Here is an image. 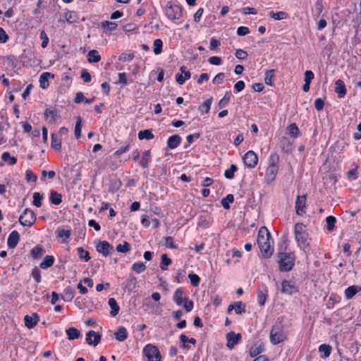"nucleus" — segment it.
Here are the masks:
<instances>
[{
	"mask_svg": "<svg viewBox=\"0 0 361 361\" xmlns=\"http://www.w3.org/2000/svg\"><path fill=\"white\" fill-rule=\"evenodd\" d=\"M305 225L302 223H297L295 225L294 233L295 239L297 242L298 246L305 252H309L311 250L308 238V233L305 230Z\"/></svg>",
	"mask_w": 361,
	"mask_h": 361,
	"instance_id": "obj_1",
	"label": "nucleus"
},
{
	"mask_svg": "<svg viewBox=\"0 0 361 361\" xmlns=\"http://www.w3.org/2000/svg\"><path fill=\"white\" fill-rule=\"evenodd\" d=\"M279 270L281 271H290L295 264V255L292 252L279 253Z\"/></svg>",
	"mask_w": 361,
	"mask_h": 361,
	"instance_id": "obj_2",
	"label": "nucleus"
},
{
	"mask_svg": "<svg viewBox=\"0 0 361 361\" xmlns=\"http://www.w3.org/2000/svg\"><path fill=\"white\" fill-rule=\"evenodd\" d=\"M286 339L283 324L279 322L273 325L270 331V341L272 344L276 345Z\"/></svg>",
	"mask_w": 361,
	"mask_h": 361,
	"instance_id": "obj_3",
	"label": "nucleus"
},
{
	"mask_svg": "<svg viewBox=\"0 0 361 361\" xmlns=\"http://www.w3.org/2000/svg\"><path fill=\"white\" fill-rule=\"evenodd\" d=\"M165 13L170 20H178L183 16V8L171 1L166 6Z\"/></svg>",
	"mask_w": 361,
	"mask_h": 361,
	"instance_id": "obj_4",
	"label": "nucleus"
},
{
	"mask_svg": "<svg viewBox=\"0 0 361 361\" xmlns=\"http://www.w3.org/2000/svg\"><path fill=\"white\" fill-rule=\"evenodd\" d=\"M37 217L35 212L26 208L19 216L18 221L23 226H32L36 221Z\"/></svg>",
	"mask_w": 361,
	"mask_h": 361,
	"instance_id": "obj_5",
	"label": "nucleus"
},
{
	"mask_svg": "<svg viewBox=\"0 0 361 361\" xmlns=\"http://www.w3.org/2000/svg\"><path fill=\"white\" fill-rule=\"evenodd\" d=\"M144 354L148 361H161V356L159 348L152 344H147L144 348Z\"/></svg>",
	"mask_w": 361,
	"mask_h": 361,
	"instance_id": "obj_6",
	"label": "nucleus"
},
{
	"mask_svg": "<svg viewBox=\"0 0 361 361\" xmlns=\"http://www.w3.org/2000/svg\"><path fill=\"white\" fill-rule=\"evenodd\" d=\"M97 251L103 257H106L114 251V247L109 242L106 240L99 241L96 246Z\"/></svg>",
	"mask_w": 361,
	"mask_h": 361,
	"instance_id": "obj_7",
	"label": "nucleus"
},
{
	"mask_svg": "<svg viewBox=\"0 0 361 361\" xmlns=\"http://www.w3.org/2000/svg\"><path fill=\"white\" fill-rule=\"evenodd\" d=\"M298 291V289L294 281L290 280H283L281 283V292L283 294L293 295Z\"/></svg>",
	"mask_w": 361,
	"mask_h": 361,
	"instance_id": "obj_8",
	"label": "nucleus"
},
{
	"mask_svg": "<svg viewBox=\"0 0 361 361\" xmlns=\"http://www.w3.org/2000/svg\"><path fill=\"white\" fill-rule=\"evenodd\" d=\"M245 164L250 168H255L257 164L258 157L256 153L252 150L248 151L243 157Z\"/></svg>",
	"mask_w": 361,
	"mask_h": 361,
	"instance_id": "obj_9",
	"label": "nucleus"
},
{
	"mask_svg": "<svg viewBox=\"0 0 361 361\" xmlns=\"http://www.w3.org/2000/svg\"><path fill=\"white\" fill-rule=\"evenodd\" d=\"M241 338L242 336L240 333L235 334L234 331H230L226 336V346L229 349H233L240 342Z\"/></svg>",
	"mask_w": 361,
	"mask_h": 361,
	"instance_id": "obj_10",
	"label": "nucleus"
},
{
	"mask_svg": "<svg viewBox=\"0 0 361 361\" xmlns=\"http://www.w3.org/2000/svg\"><path fill=\"white\" fill-rule=\"evenodd\" d=\"M306 195H298L295 201V212L299 216H302L306 211Z\"/></svg>",
	"mask_w": 361,
	"mask_h": 361,
	"instance_id": "obj_11",
	"label": "nucleus"
},
{
	"mask_svg": "<svg viewBox=\"0 0 361 361\" xmlns=\"http://www.w3.org/2000/svg\"><path fill=\"white\" fill-rule=\"evenodd\" d=\"M271 244H273L272 239L267 242H264V244L262 243L258 245L261 253L264 258H269L272 255L274 247Z\"/></svg>",
	"mask_w": 361,
	"mask_h": 361,
	"instance_id": "obj_12",
	"label": "nucleus"
},
{
	"mask_svg": "<svg viewBox=\"0 0 361 361\" xmlns=\"http://www.w3.org/2000/svg\"><path fill=\"white\" fill-rule=\"evenodd\" d=\"M271 235L268 229L265 226H262L258 232L257 235V244L258 245L260 244H264V242H267L269 240H271Z\"/></svg>",
	"mask_w": 361,
	"mask_h": 361,
	"instance_id": "obj_13",
	"label": "nucleus"
},
{
	"mask_svg": "<svg viewBox=\"0 0 361 361\" xmlns=\"http://www.w3.org/2000/svg\"><path fill=\"white\" fill-rule=\"evenodd\" d=\"M101 341V334L94 331L90 330L87 333L86 341L89 345L96 346Z\"/></svg>",
	"mask_w": 361,
	"mask_h": 361,
	"instance_id": "obj_14",
	"label": "nucleus"
},
{
	"mask_svg": "<svg viewBox=\"0 0 361 361\" xmlns=\"http://www.w3.org/2000/svg\"><path fill=\"white\" fill-rule=\"evenodd\" d=\"M267 288L265 285L262 284L257 289V302L259 306L264 305L267 298Z\"/></svg>",
	"mask_w": 361,
	"mask_h": 361,
	"instance_id": "obj_15",
	"label": "nucleus"
},
{
	"mask_svg": "<svg viewBox=\"0 0 361 361\" xmlns=\"http://www.w3.org/2000/svg\"><path fill=\"white\" fill-rule=\"evenodd\" d=\"M44 115L49 123H56L61 118L59 113L56 109H46Z\"/></svg>",
	"mask_w": 361,
	"mask_h": 361,
	"instance_id": "obj_16",
	"label": "nucleus"
},
{
	"mask_svg": "<svg viewBox=\"0 0 361 361\" xmlns=\"http://www.w3.org/2000/svg\"><path fill=\"white\" fill-rule=\"evenodd\" d=\"M279 171L278 166H268L265 173V180L267 183L273 182Z\"/></svg>",
	"mask_w": 361,
	"mask_h": 361,
	"instance_id": "obj_17",
	"label": "nucleus"
},
{
	"mask_svg": "<svg viewBox=\"0 0 361 361\" xmlns=\"http://www.w3.org/2000/svg\"><path fill=\"white\" fill-rule=\"evenodd\" d=\"M180 73L176 75V80L179 85H183L186 80L190 78V72L186 70L185 66H181L180 68Z\"/></svg>",
	"mask_w": 361,
	"mask_h": 361,
	"instance_id": "obj_18",
	"label": "nucleus"
},
{
	"mask_svg": "<svg viewBox=\"0 0 361 361\" xmlns=\"http://www.w3.org/2000/svg\"><path fill=\"white\" fill-rule=\"evenodd\" d=\"M20 240V234L17 231H13L7 239L8 247L14 249Z\"/></svg>",
	"mask_w": 361,
	"mask_h": 361,
	"instance_id": "obj_19",
	"label": "nucleus"
},
{
	"mask_svg": "<svg viewBox=\"0 0 361 361\" xmlns=\"http://www.w3.org/2000/svg\"><path fill=\"white\" fill-rule=\"evenodd\" d=\"M39 319L37 313H33L32 316L25 315L24 317L25 325L27 328L31 329L37 324Z\"/></svg>",
	"mask_w": 361,
	"mask_h": 361,
	"instance_id": "obj_20",
	"label": "nucleus"
},
{
	"mask_svg": "<svg viewBox=\"0 0 361 361\" xmlns=\"http://www.w3.org/2000/svg\"><path fill=\"white\" fill-rule=\"evenodd\" d=\"M233 310L237 314H242L245 312V305L242 302H235L228 305L227 312L230 313Z\"/></svg>",
	"mask_w": 361,
	"mask_h": 361,
	"instance_id": "obj_21",
	"label": "nucleus"
},
{
	"mask_svg": "<svg viewBox=\"0 0 361 361\" xmlns=\"http://www.w3.org/2000/svg\"><path fill=\"white\" fill-rule=\"evenodd\" d=\"M335 92L337 93L339 98H343L346 94V88L344 82L338 79L335 82Z\"/></svg>",
	"mask_w": 361,
	"mask_h": 361,
	"instance_id": "obj_22",
	"label": "nucleus"
},
{
	"mask_svg": "<svg viewBox=\"0 0 361 361\" xmlns=\"http://www.w3.org/2000/svg\"><path fill=\"white\" fill-rule=\"evenodd\" d=\"M49 78H54V75L50 73L45 72L42 73L39 76V86L42 89L45 90L49 87Z\"/></svg>",
	"mask_w": 361,
	"mask_h": 361,
	"instance_id": "obj_23",
	"label": "nucleus"
},
{
	"mask_svg": "<svg viewBox=\"0 0 361 361\" xmlns=\"http://www.w3.org/2000/svg\"><path fill=\"white\" fill-rule=\"evenodd\" d=\"M75 297V290L71 287L68 286L64 289L63 293L61 295V298L64 301L71 302Z\"/></svg>",
	"mask_w": 361,
	"mask_h": 361,
	"instance_id": "obj_24",
	"label": "nucleus"
},
{
	"mask_svg": "<svg viewBox=\"0 0 361 361\" xmlns=\"http://www.w3.org/2000/svg\"><path fill=\"white\" fill-rule=\"evenodd\" d=\"M181 142V137L178 135H173L168 139L167 146L170 149L176 148Z\"/></svg>",
	"mask_w": 361,
	"mask_h": 361,
	"instance_id": "obj_25",
	"label": "nucleus"
},
{
	"mask_svg": "<svg viewBox=\"0 0 361 361\" xmlns=\"http://www.w3.org/2000/svg\"><path fill=\"white\" fill-rule=\"evenodd\" d=\"M54 262V258L52 255H46L39 264V267L42 269H47L51 267Z\"/></svg>",
	"mask_w": 361,
	"mask_h": 361,
	"instance_id": "obj_26",
	"label": "nucleus"
},
{
	"mask_svg": "<svg viewBox=\"0 0 361 361\" xmlns=\"http://www.w3.org/2000/svg\"><path fill=\"white\" fill-rule=\"evenodd\" d=\"M264 345L262 343L255 344L250 350V355L252 357H257L258 355L264 352Z\"/></svg>",
	"mask_w": 361,
	"mask_h": 361,
	"instance_id": "obj_27",
	"label": "nucleus"
},
{
	"mask_svg": "<svg viewBox=\"0 0 361 361\" xmlns=\"http://www.w3.org/2000/svg\"><path fill=\"white\" fill-rule=\"evenodd\" d=\"M360 289L361 288L357 286H350L348 287L344 291L346 299H352Z\"/></svg>",
	"mask_w": 361,
	"mask_h": 361,
	"instance_id": "obj_28",
	"label": "nucleus"
},
{
	"mask_svg": "<svg viewBox=\"0 0 361 361\" xmlns=\"http://www.w3.org/2000/svg\"><path fill=\"white\" fill-rule=\"evenodd\" d=\"M51 147L56 151L61 149V138L55 133L51 135Z\"/></svg>",
	"mask_w": 361,
	"mask_h": 361,
	"instance_id": "obj_29",
	"label": "nucleus"
},
{
	"mask_svg": "<svg viewBox=\"0 0 361 361\" xmlns=\"http://www.w3.org/2000/svg\"><path fill=\"white\" fill-rule=\"evenodd\" d=\"M114 335L116 339L120 342L125 341L128 338L127 330L123 326L119 327L118 329L114 333Z\"/></svg>",
	"mask_w": 361,
	"mask_h": 361,
	"instance_id": "obj_30",
	"label": "nucleus"
},
{
	"mask_svg": "<svg viewBox=\"0 0 361 361\" xmlns=\"http://www.w3.org/2000/svg\"><path fill=\"white\" fill-rule=\"evenodd\" d=\"M66 21L69 24H73L78 21V13L73 11H68L65 13Z\"/></svg>",
	"mask_w": 361,
	"mask_h": 361,
	"instance_id": "obj_31",
	"label": "nucleus"
},
{
	"mask_svg": "<svg viewBox=\"0 0 361 361\" xmlns=\"http://www.w3.org/2000/svg\"><path fill=\"white\" fill-rule=\"evenodd\" d=\"M108 304L111 307V315L113 317L116 316L118 314L120 310L116 300L114 298H111L109 299Z\"/></svg>",
	"mask_w": 361,
	"mask_h": 361,
	"instance_id": "obj_32",
	"label": "nucleus"
},
{
	"mask_svg": "<svg viewBox=\"0 0 361 361\" xmlns=\"http://www.w3.org/2000/svg\"><path fill=\"white\" fill-rule=\"evenodd\" d=\"M183 296V290L180 288H177L175 290L173 297V301L177 305L180 306L183 305V302L184 301Z\"/></svg>",
	"mask_w": 361,
	"mask_h": 361,
	"instance_id": "obj_33",
	"label": "nucleus"
},
{
	"mask_svg": "<svg viewBox=\"0 0 361 361\" xmlns=\"http://www.w3.org/2000/svg\"><path fill=\"white\" fill-rule=\"evenodd\" d=\"M49 200L51 204L59 205L62 202V195L55 190H51Z\"/></svg>",
	"mask_w": 361,
	"mask_h": 361,
	"instance_id": "obj_34",
	"label": "nucleus"
},
{
	"mask_svg": "<svg viewBox=\"0 0 361 361\" xmlns=\"http://www.w3.org/2000/svg\"><path fill=\"white\" fill-rule=\"evenodd\" d=\"M101 60V56L97 50L92 49L87 54V61L89 63H97Z\"/></svg>",
	"mask_w": 361,
	"mask_h": 361,
	"instance_id": "obj_35",
	"label": "nucleus"
},
{
	"mask_svg": "<svg viewBox=\"0 0 361 361\" xmlns=\"http://www.w3.org/2000/svg\"><path fill=\"white\" fill-rule=\"evenodd\" d=\"M180 342L181 343L180 346L183 349H189L190 346L188 344H185V342H188L189 343H191L192 345H195L196 343V340L193 338H188V336H186L184 334H182L180 336Z\"/></svg>",
	"mask_w": 361,
	"mask_h": 361,
	"instance_id": "obj_36",
	"label": "nucleus"
},
{
	"mask_svg": "<svg viewBox=\"0 0 361 361\" xmlns=\"http://www.w3.org/2000/svg\"><path fill=\"white\" fill-rule=\"evenodd\" d=\"M66 334L68 336V339L70 341L77 339L81 335L80 331L75 327H70L67 329Z\"/></svg>",
	"mask_w": 361,
	"mask_h": 361,
	"instance_id": "obj_37",
	"label": "nucleus"
},
{
	"mask_svg": "<svg viewBox=\"0 0 361 361\" xmlns=\"http://www.w3.org/2000/svg\"><path fill=\"white\" fill-rule=\"evenodd\" d=\"M171 259L168 257L166 254H162L161 256L160 269L162 271L168 269V266L171 264Z\"/></svg>",
	"mask_w": 361,
	"mask_h": 361,
	"instance_id": "obj_38",
	"label": "nucleus"
},
{
	"mask_svg": "<svg viewBox=\"0 0 361 361\" xmlns=\"http://www.w3.org/2000/svg\"><path fill=\"white\" fill-rule=\"evenodd\" d=\"M138 138L140 140H145V139L149 140H152V138H154V135H153L151 129L140 130L138 133Z\"/></svg>",
	"mask_w": 361,
	"mask_h": 361,
	"instance_id": "obj_39",
	"label": "nucleus"
},
{
	"mask_svg": "<svg viewBox=\"0 0 361 361\" xmlns=\"http://www.w3.org/2000/svg\"><path fill=\"white\" fill-rule=\"evenodd\" d=\"M287 130L290 136H291L293 138L298 137L300 135L299 128H298L297 125L295 123L290 124L287 127Z\"/></svg>",
	"mask_w": 361,
	"mask_h": 361,
	"instance_id": "obj_40",
	"label": "nucleus"
},
{
	"mask_svg": "<svg viewBox=\"0 0 361 361\" xmlns=\"http://www.w3.org/2000/svg\"><path fill=\"white\" fill-rule=\"evenodd\" d=\"M212 102V99L209 98L205 100L203 104L199 106V111H200L201 114L203 115L204 114H207L209 111L211 104Z\"/></svg>",
	"mask_w": 361,
	"mask_h": 361,
	"instance_id": "obj_41",
	"label": "nucleus"
},
{
	"mask_svg": "<svg viewBox=\"0 0 361 361\" xmlns=\"http://www.w3.org/2000/svg\"><path fill=\"white\" fill-rule=\"evenodd\" d=\"M1 159L8 162L9 165L13 166L17 162V159L15 157H11L8 152H5L1 155Z\"/></svg>",
	"mask_w": 361,
	"mask_h": 361,
	"instance_id": "obj_42",
	"label": "nucleus"
},
{
	"mask_svg": "<svg viewBox=\"0 0 361 361\" xmlns=\"http://www.w3.org/2000/svg\"><path fill=\"white\" fill-rule=\"evenodd\" d=\"M231 97V92L227 91L225 93L224 97L219 101V102L218 104L219 107L220 109H223V108L226 107L228 105V104L229 103Z\"/></svg>",
	"mask_w": 361,
	"mask_h": 361,
	"instance_id": "obj_43",
	"label": "nucleus"
},
{
	"mask_svg": "<svg viewBox=\"0 0 361 361\" xmlns=\"http://www.w3.org/2000/svg\"><path fill=\"white\" fill-rule=\"evenodd\" d=\"M319 351L323 353L322 357H328L331 352V347L329 345L322 344L319 347Z\"/></svg>",
	"mask_w": 361,
	"mask_h": 361,
	"instance_id": "obj_44",
	"label": "nucleus"
},
{
	"mask_svg": "<svg viewBox=\"0 0 361 361\" xmlns=\"http://www.w3.org/2000/svg\"><path fill=\"white\" fill-rule=\"evenodd\" d=\"M269 16L271 18H274V20H280L286 19L288 17V14L284 11H279V12L270 11Z\"/></svg>",
	"mask_w": 361,
	"mask_h": 361,
	"instance_id": "obj_45",
	"label": "nucleus"
},
{
	"mask_svg": "<svg viewBox=\"0 0 361 361\" xmlns=\"http://www.w3.org/2000/svg\"><path fill=\"white\" fill-rule=\"evenodd\" d=\"M77 251L80 259H84L85 262H88L90 259L89 252L85 250L83 247H78Z\"/></svg>",
	"mask_w": 361,
	"mask_h": 361,
	"instance_id": "obj_46",
	"label": "nucleus"
},
{
	"mask_svg": "<svg viewBox=\"0 0 361 361\" xmlns=\"http://www.w3.org/2000/svg\"><path fill=\"white\" fill-rule=\"evenodd\" d=\"M150 150H147L142 154L140 165L143 169L148 167V163L150 160Z\"/></svg>",
	"mask_w": 361,
	"mask_h": 361,
	"instance_id": "obj_47",
	"label": "nucleus"
},
{
	"mask_svg": "<svg viewBox=\"0 0 361 361\" xmlns=\"http://www.w3.org/2000/svg\"><path fill=\"white\" fill-rule=\"evenodd\" d=\"M82 118L80 116L77 117V121L75 126V136L77 140L81 137Z\"/></svg>",
	"mask_w": 361,
	"mask_h": 361,
	"instance_id": "obj_48",
	"label": "nucleus"
},
{
	"mask_svg": "<svg viewBox=\"0 0 361 361\" xmlns=\"http://www.w3.org/2000/svg\"><path fill=\"white\" fill-rule=\"evenodd\" d=\"M274 75H275V70L274 69L267 71L266 73H265L264 82L267 85L272 86L273 85L272 79L274 77Z\"/></svg>",
	"mask_w": 361,
	"mask_h": 361,
	"instance_id": "obj_49",
	"label": "nucleus"
},
{
	"mask_svg": "<svg viewBox=\"0 0 361 361\" xmlns=\"http://www.w3.org/2000/svg\"><path fill=\"white\" fill-rule=\"evenodd\" d=\"M101 26L102 28L106 29V30L114 31L117 28L118 24L114 22H110V21L106 20V21H103L101 23Z\"/></svg>",
	"mask_w": 361,
	"mask_h": 361,
	"instance_id": "obj_50",
	"label": "nucleus"
},
{
	"mask_svg": "<svg viewBox=\"0 0 361 361\" xmlns=\"http://www.w3.org/2000/svg\"><path fill=\"white\" fill-rule=\"evenodd\" d=\"M163 42L161 39H157L153 43V51L156 55L160 54L162 51Z\"/></svg>",
	"mask_w": 361,
	"mask_h": 361,
	"instance_id": "obj_51",
	"label": "nucleus"
},
{
	"mask_svg": "<svg viewBox=\"0 0 361 361\" xmlns=\"http://www.w3.org/2000/svg\"><path fill=\"white\" fill-rule=\"evenodd\" d=\"M233 201V195L232 194H228L226 196V197L221 200V204L224 209H228L230 208V203H232Z\"/></svg>",
	"mask_w": 361,
	"mask_h": 361,
	"instance_id": "obj_52",
	"label": "nucleus"
},
{
	"mask_svg": "<svg viewBox=\"0 0 361 361\" xmlns=\"http://www.w3.org/2000/svg\"><path fill=\"white\" fill-rule=\"evenodd\" d=\"M238 171V167L235 164H231V167L225 171L224 176L227 179H232L234 177V173Z\"/></svg>",
	"mask_w": 361,
	"mask_h": 361,
	"instance_id": "obj_53",
	"label": "nucleus"
},
{
	"mask_svg": "<svg viewBox=\"0 0 361 361\" xmlns=\"http://www.w3.org/2000/svg\"><path fill=\"white\" fill-rule=\"evenodd\" d=\"M326 222L327 230L329 231H331L334 228L335 223L336 222V219L334 216H329L326 219Z\"/></svg>",
	"mask_w": 361,
	"mask_h": 361,
	"instance_id": "obj_54",
	"label": "nucleus"
},
{
	"mask_svg": "<svg viewBox=\"0 0 361 361\" xmlns=\"http://www.w3.org/2000/svg\"><path fill=\"white\" fill-rule=\"evenodd\" d=\"M132 269L137 274L143 272L146 269V266L142 262H135L133 264Z\"/></svg>",
	"mask_w": 361,
	"mask_h": 361,
	"instance_id": "obj_55",
	"label": "nucleus"
},
{
	"mask_svg": "<svg viewBox=\"0 0 361 361\" xmlns=\"http://www.w3.org/2000/svg\"><path fill=\"white\" fill-rule=\"evenodd\" d=\"M130 250V245L126 241L123 242V245L118 244L116 246V251L118 252L126 253V252H129Z\"/></svg>",
	"mask_w": 361,
	"mask_h": 361,
	"instance_id": "obj_56",
	"label": "nucleus"
},
{
	"mask_svg": "<svg viewBox=\"0 0 361 361\" xmlns=\"http://www.w3.org/2000/svg\"><path fill=\"white\" fill-rule=\"evenodd\" d=\"M43 196L38 192H35L33 194V204L37 207L42 206V199Z\"/></svg>",
	"mask_w": 361,
	"mask_h": 361,
	"instance_id": "obj_57",
	"label": "nucleus"
},
{
	"mask_svg": "<svg viewBox=\"0 0 361 361\" xmlns=\"http://www.w3.org/2000/svg\"><path fill=\"white\" fill-rule=\"evenodd\" d=\"M323 11L322 0H317L314 5V16L319 18Z\"/></svg>",
	"mask_w": 361,
	"mask_h": 361,
	"instance_id": "obj_58",
	"label": "nucleus"
},
{
	"mask_svg": "<svg viewBox=\"0 0 361 361\" xmlns=\"http://www.w3.org/2000/svg\"><path fill=\"white\" fill-rule=\"evenodd\" d=\"M44 252L42 247H35L31 250V255L34 259L39 258Z\"/></svg>",
	"mask_w": 361,
	"mask_h": 361,
	"instance_id": "obj_59",
	"label": "nucleus"
},
{
	"mask_svg": "<svg viewBox=\"0 0 361 361\" xmlns=\"http://www.w3.org/2000/svg\"><path fill=\"white\" fill-rule=\"evenodd\" d=\"M279 161V156L277 153H272L269 158V165L273 166H278L277 164Z\"/></svg>",
	"mask_w": 361,
	"mask_h": 361,
	"instance_id": "obj_60",
	"label": "nucleus"
},
{
	"mask_svg": "<svg viewBox=\"0 0 361 361\" xmlns=\"http://www.w3.org/2000/svg\"><path fill=\"white\" fill-rule=\"evenodd\" d=\"M188 277L189 278L190 283L193 286L197 287L199 286L200 278L197 274H189Z\"/></svg>",
	"mask_w": 361,
	"mask_h": 361,
	"instance_id": "obj_61",
	"label": "nucleus"
},
{
	"mask_svg": "<svg viewBox=\"0 0 361 361\" xmlns=\"http://www.w3.org/2000/svg\"><path fill=\"white\" fill-rule=\"evenodd\" d=\"M31 274L36 283H39L41 282V271L38 267H35Z\"/></svg>",
	"mask_w": 361,
	"mask_h": 361,
	"instance_id": "obj_62",
	"label": "nucleus"
},
{
	"mask_svg": "<svg viewBox=\"0 0 361 361\" xmlns=\"http://www.w3.org/2000/svg\"><path fill=\"white\" fill-rule=\"evenodd\" d=\"M164 245L171 249L178 248V246L175 245L173 243V238L171 236H167L164 238Z\"/></svg>",
	"mask_w": 361,
	"mask_h": 361,
	"instance_id": "obj_63",
	"label": "nucleus"
},
{
	"mask_svg": "<svg viewBox=\"0 0 361 361\" xmlns=\"http://www.w3.org/2000/svg\"><path fill=\"white\" fill-rule=\"evenodd\" d=\"M39 37L41 39H42L41 47L44 49L46 48L49 43V37L44 30H42L40 32Z\"/></svg>",
	"mask_w": 361,
	"mask_h": 361,
	"instance_id": "obj_64",
	"label": "nucleus"
}]
</instances>
